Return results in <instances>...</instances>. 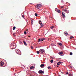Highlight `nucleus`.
Returning <instances> with one entry per match:
<instances>
[{"mask_svg":"<svg viewBox=\"0 0 76 76\" xmlns=\"http://www.w3.org/2000/svg\"><path fill=\"white\" fill-rule=\"evenodd\" d=\"M69 55H70V56H72V55H73V53H72V52L70 53Z\"/></svg>","mask_w":76,"mask_h":76,"instance_id":"b1692460","label":"nucleus"},{"mask_svg":"<svg viewBox=\"0 0 76 76\" xmlns=\"http://www.w3.org/2000/svg\"><path fill=\"white\" fill-rule=\"evenodd\" d=\"M23 42L25 45H27V44H26V42H25V41H23Z\"/></svg>","mask_w":76,"mask_h":76,"instance_id":"f3484780","label":"nucleus"},{"mask_svg":"<svg viewBox=\"0 0 76 76\" xmlns=\"http://www.w3.org/2000/svg\"><path fill=\"white\" fill-rule=\"evenodd\" d=\"M42 41H44V40H45V38H42Z\"/></svg>","mask_w":76,"mask_h":76,"instance_id":"cd10ccee","label":"nucleus"},{"mask_svg":"<svg viewBox=\"0 0 76 76\" xmlns=\"http://www.w3.org/2000/svg\"><path fill=\"white\" fill-rule=\"evenodd\" d=\"M57 12H58V13H60V10H58L57 11Z\"/></svg>","mask_w":76,"mask_h":76,"instance_id":"6ab92c4d","label":"nucleus"},{"mask_svg":"<svg viewBox=\"0 0 76 76\" xmlns=\"http://www.w3.org/2000/svg\"><path fill=\"white\" fill-rule=\"evenodd\" d=\"M24 34H25V35H26V31H24Z\"/></svg>","mask_w":76,"mask_h":76,"instance_id":"c85d7f7f","label":"nucleus"},{"mask_svg":"<svg viewBox=\"0 0 76 76\" xmlns=\"http://www.w3.org/2000/svg\"><path fill=\"white\" fill-rule=\"evenodd\" d=\"M34 66H31V67H30V69H34Z\"/></svg>","mask_w":76,"mask_h":76,"instance_id":"a211bd4d","label":"nucleus"},{"mask_svg":"<svg viewBox=\"0 0 76 76\" xmlns=\"http://www.w3.org/2000/svg\"><path fill=\"white\" fill-rule=\"evenodd\" d=\"M59 55H60V56H61V55H62V54H63V52H59Z\"/></svg>","mask_w":76,"mask_h":76,"instance_id":"6e6552de","label":"nucleus"},{"mask_svg":"<svg viewBox=\"0 0 76 76\" xmlns=\"http://www.w3.org/2000/svg\"><path fill=\"white\" fill-rule=\"evenodd\" d=\"M15 52L18 54H19V55H20V51L19 50L16 49Z\"/></svg>","mask_w":76,"mask_h":76,"instance_id":"f257e3e1","label":"nucleus"},{"mask_svg":"<svg viewBox=\"0 0 76 76\" xmlns=\"http://www.w3.org/2000/svg\"><path fill=\"white\" fill-rule=\"evenodd\" d=\"M31 25H33V23H33V20H32V19H31Z\"/></svg>","mask_w":76,"mask_h":76,"instance_id":"ddd939ff","label":"nucleus"},{"mask_svg":"<svg viewBox=\"0 0 76 76\" xmlns=\"http://www.w3.org/2000/svg\"><path fill=\"white\" fill-rule=\"evenodd\" d=\"M69 76H72V74H69Z\"/></svg>","mask_w":76,"mask_h":76,"instance_id":"c756f323","label":"nucleus"},{"mask_svg":"<svg viewBox=\"0 0 76 76\" xmlns=\"http://www.w3.org/2000/svg\"><path fill=\"white\" fill-rule=\"evenodd\" d=\"M44 26V25L42 24V25H41L40 26V28H42Z\"/></svg>","mask_w":76,"mask_h":76,"instance_id":"2eb2a0df","label":"nucleus"},{"mask_svg":"<svg viewBox=\"0 0 76 76\" xmlns=\"http://www.w3.org/2000/svg\"><path fill=\"white\" fill-rule=\"evenodd\" d=\"M63 7H64V6H63L61 7V9H63Z\"/></svg>","mask_w":76,"mask_h":76,"instance_id":"7c9ffc66","label":"nucleus"},{"mask_svg":"<svg viewBox=\"0 0 76 76\" xmlns=\"http://www.w3.org/2000/svg\"><path fill=\"white\" fill-rule=\"evenodd\" d=\"M28 37H31V36H28Z\"/></svg>","mask_w":76,"mask_h":76,"instance_id":"4c0bfd02","label":"nucleus"},{"mask_svg":"<svg viewBox=\"0 0 76 76\" xmlns=\"http://www.w3.org/2000/svg\"><path fill=\"white\" fill-rule=\"evenodd\" d=\"M31 49H33L34 48V47H32V46H31Z\"/></svg>","mask_w":76,"mask_h":76,"instance_id":"473e14b6","label":"nucleus"},{"mask_svg":"<svg viewBox=\"0 0 76 76\" xmlns=\"http://www.w3.org/2000/svg\"><path fill=\"white\" fill-rule=\"evenodd\" d=\"M58 45H60V46H61V45H62V44L60 43H58Z\"/></svg>","mask_w":76,"mask_h":76,"instance_id":"aec40b11","label":"nucleus"},{"mask_svg":"<svg viewBox=\"0 0 76 76\" xmlns=\"http://www.w3.org/2000/svg\"><path fill=\"white\" fill-rule=\"evenodd\" d=\"M31 4H32V3H31Z\"/></svg>","mask_w":76,"mask_h":76,"instance_id":"79ce46f5","label":"nucleus"},{"mask_svg":"<svg viewBox=\"0 0 76 76\" xmlns=\"http://www.w3.org/2000/svg\"><path fill=\"white\" fill-rule=\"evenodd\" d=\"M61 62H59L58 63H57V65H60V64H61Z\"/></svg>","mask_w":76,"mask_h":76,"instance_id":"4468645a","label":"nucleus"},{"mask_svg":"<svg viewBox=\"0 0 76 76\" xmlns=\"http://www.w3.org/2000/svg\"><path fill=\"white\" fill-rule=\"evenodd\" d=\"M66 75H68L69 74V73H68V72H66Z\"/></svg>","mask_w":76,"mask_h":76,"instance_id":"72a5a7b5","label":"nucleus"},{"mask_svg":"<svg viewBox=\"0 0 76 76\" xmlns=\"http://www.w3.org/2000/svg\"><path fill=\"white\" fill-rule=\"evenodd\" d=\"M62 15L63 16V18H64V17H65L66 16L64 14H63V12H62Z\"/></svg>","mask_w":76,"mask_h":76,"instance_id":"9d476101","label":"nucleus"},{"mask_svg":"<svg viewBox=\"0 0 76 76\" xmlns=\"http://www.w3.org/2000/svg\"><path fill=\"white\" fill-rule=\"evenodd\" d=\"M48 69H51V66H48Z\"/></svg>","mask_w":76,"mask_h":76,"instance_id":"412c9836","label":"nucleus"},{"mask_svg":"<svg viewBox=\"0 0 76 76\" xmlns=\"http://www.w3.org/2000/svg\"><path fill=\"white\" fill-rule=\"evenodd\" d=\"M15 35V34H13V35Z\"/></svg>","mask_w":76,"mask_h":76,"instance_id":"58836bf2","label":"nucleus"},{"mask_svg":"<svg viewBox=\"0 0 76 76\" xmlns=\"http://www.w3.org/2000/svg\"><path fill=\"white\" fill-rule=\"evenodd\" d=\"M41 41H42V40L41 38H40L39 39L38 42H41Z\"/></svg>","mask_w":76,"mask_h":76,"instance_id":"1a4fd4ad","label":"nucleus"},{"mask_svg":"<svg viewBox=\"0 0 76 76\" xmlns=\"http://www.w3.org/2000/svg\"><path fill=\"white\" fill-rule=\"evenodd\" d=\"M37 54H39V52L38 51H37Z\"/></svg>","mask_w":76,"mask_h":76,"instance_id":"a878e982","label":"nucleus"},{"mask_svg":"<svg viewBox=\"0 0 76 76\" xmlns=\"http://www.w3.org/2000/svg\"><path fill=\"white\" fill-rule=\"evenodd\" d=\"M64 12H66V13H69V10H67L66 9H64Z\"/></svg>","mask_w":76,"mask_h":76,"instance_id":"7ed1b4c3","label":"nucleus"},{"mask_svg":"<svg viewBox=\"0 0 76 76\" xmlns=\"http://www.w3.org/2000/svg\"><path fill=\"white\" fill-rule=\"evenodd\" d=\"M22 18H24V15H22Z\"/></svg>","mask_w":76,"mask_h":76,"instance_id":"f704fd0d","label":"nucleus"},{"mask_svg":"<svg viewBox=\"0 0 76 76\" xmlns=\"http://www.w3.org/2000/svg\"><path fill=\"white\" fill-rule=\"evenodd\" d=\"M57 67H58V66H57Z\"/></svg>","mask_w":76,"mask_h":76,"instance_id":"ea45409f","label":"nucleus"},{"mask_svg":"<svg viewBox=\"0 0 76 76\" xmlns=\"http://www.w3.org/2000/svg\"><path fill=\"white\" fill-rule=\"evenodd\" d=\"M26 31H28V29H27L26 30Z\"/></svg>","mask_w":76,"mask_h":76,"instance_id":"c9c22d12","label":"nucleus"},{"mask_svg":"<svg viewBox=\"0 0 76 76\" xmlns=\"http://www.w3.org/2000/svg\"><path fill=\"white\" fill-rule=\"evenodd\" d=\"M57 9H56V8L55 9V10L56 11V10H57Z\"/></svg>","mask_w":76,"mask_h":76,"instance_id":"e433bc0d","label":"nucleus"},{"mask_svg":"<svg viewBox=\"0 0 76 76\" xmlns=\"http://www.w3.org/2000/svg\"><path fill=\"white\" fill-rule=\"evenodd\" d=\"M0 64L1 66H3L4 64V63H3V61H1V62L0 63Z\"/></svg>","mask_w":76,"mask_h":76,"instance_id":"423d86ee","label":"nucleus"},{"mask_svg":"<svg viewBox=\"0 0 76 76\" xmlns=\"http://www.w3.org/2000/svg\"><path fill=\"white\" fill-rule=\"evenodd\" d=\"M15 29H16V27H15V26L13 27V30H15Z\"/></svg>","mask_w":76,"mask_h":76,"instance_id":"4be33fe9","label":"nucleus"},{"mask_svg":"<svg viewBox=\"0 0 76 76\" xmlns=\"http://www.w3.org/2000/svg\"><path fill=\"white\" fill-rule=\"evenodd\" d=\"M64 34H65V35H66V36L67 35H69V34H68V33H67V32H65L64 33Z\"/></svg>","mask_w":76,"mask_h":76,"instance_id":"f8f14e48","label":"nucleus"},{"mask_svg":"<svg viewBox=\"0 0 76 76\" xmlns=\"http://www.w3.org/2000/svg\"><path fill=\"white\" fill-rule=\"evenodd\" d=\"M53 60H51L50 61V63H53Z\"/></svg>","mask_w":76,"mask_h":76,"instance_id":"393cba45","label":"nucleus"},{"mask_svg":"<svg viewBox=\"0 0 76 76\" xmlns=\"http://www.w3.org/2000/svg\"><path fill=\"white\" fill-rule=\"evenodd\" d=\"M42 6V4H38L37 5H36L35 7L37 8V9H39L40 7H41Z\"/></svg>","mask_w":76,"mask_h":76,"instance_id":"f03ea898","label":"nucleus"},{"mask_svg":"<svg viewBox=\"0 0 76 76\" xmlns=\"http://www.w3.org/2000/svg\"><path fill=\"white\" fill-rule=\"evenodd\" d=\"M61 73H63V72H61Z\"/></svg>","mask_w":76,"mask_h":76,"instance_id":"a19ab883","label":"nucleus"},{"mask_svg":"<svg viewBox=\"0 0 76 76\" xmlns=\"http://www.w3.org/2000/svg\"><path fill=\"white\" fill-rule=\"evenodd\" d=\"M57 60H60V59L61 60V58H57Z\"/></svg>","mask_w":76,"mask_h":76,"instance_id":"2f4dec72","label":"nucleus"},{"mask_svg":"<svg viewBox=\"0 0 76 76\" xmlns=\"http://www.w3.org/2000/svg\"><path fill=\"white\" fill-rule=\"evenodd\" d=\"M74 38V37H70V39H72V38Z\"/></svg>","mask_w":76,"mask_h":76,"instance_id":"bb28decb","label":"nucleus"},{"mask_svg":"<svg viewBox=\"0 0 76 76\" xmlns=\"http://www.w3.org/2000/svg\"><path fill=\"white\" fill-rule=\"evenodd\" d=\"M39 24H40V25H42V22L41 21V20H39Z\"/></svg>","mask_w":76,"mask_h":76,"instance_id":"9b49d317","label":"nucleus"},{"mask_svg":"<svg viewBox=\"0 0 76 76\" xmlns=\"http://www.w3.org/2000/svg\"><path fill=\"white\" fill-rule=\"evenodd\" d=\"M35 16H38V14L37 13H35Z\"/></svg>","mask_w":76,"mask_h":76,"instance_id":"5701e85b","label":"nucleus"},{"mask_svg":"<svg viewBox=\"0 0 76 76\" xmlns=\"http://www.w3.org/2000/svg\"><path fill=\"white\" fill-rule=\"evenodd\" d=\"M38 73L39 74H40V73L44 74V71H42V70H41L39 71Z\"/></svg>","mask_w":76,"mask_h":76,"instance_id":"20e7f679","label":"nucleus"},{"mask_svg":"<svg viewBox=\"0 0 76 76\" xmlns=\"http://www.w3.org/2000/svg\"><path fill=\"white\" fill-rule=\"evenodd\" d=\"M39 51L42 53H44V51H45V50L43 49H40L39 50Z\"/></svg>","mask_w":76,"mask_h":76,"instance_id":"39448f33","label":"nucleus"},{"mask_svg":"<svg viewBox=\"0 0 76 76\" xmlns=\"http://www.w3.org/2000/svg\"><path fill=\"white\" fill-rule=\"evenodd\" d=\"M51 29H53L54 28V26H51L50 27Z\"/></svg>","mask_w":76,"mask_h":76,"instance_id":"dca6fc26","label":"nucleus"},{"mask_svg":"<svg viewBox=\"0 0 76 76\" xmlns=\"http://www.w3.org/2000/svg\"><path fill=\"white\" fill-rule=\"evenodd\" d=\"M45 65H44V64H42L41 65H40V67H45Z\"/></svg>","mask_w":76,"mask_h":76,"instance_id":"0eeeda50","label":"nucleus"}]
</instances>
